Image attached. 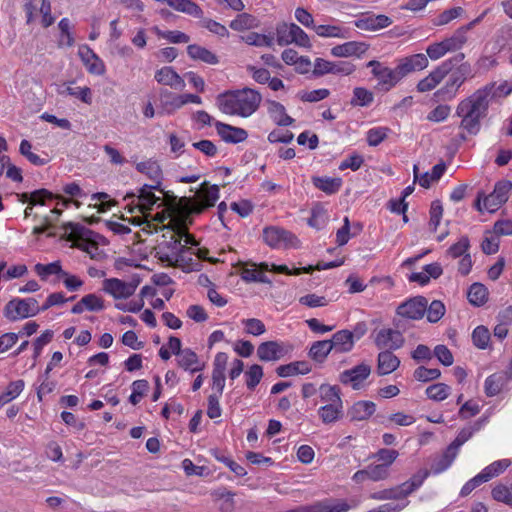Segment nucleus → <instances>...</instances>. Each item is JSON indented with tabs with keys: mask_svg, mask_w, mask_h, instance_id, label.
<instances>
[{
	"mask_svg": "<svg viewBox=\"0 0 512 512\" xmlns=\"http://www.w3.org/2000/svg\"><path fill=\"white\" fill-rule=\"evenodd\" d=\"M428 63L429 61L425 54H414L400 60L399 64L396 66L397 73L402 79L409 73L425 69Z\"/></svg>",
	"mask_w": 512,
	"mask_h": 512,
	"instance_id": "nucleus-16",
	"label": "nucleus"
},
{
	"mask_svg": "<svg viewBox=\"0 0 512 512\" xmlns=\"http://www.w3.org/2000/svg\"><path fill=\"white\" fill-rule=\"evenodd\" d=\"M177 361L180 367L192 373L201 371L204 367V364L199 362L197 354L188 348L179 353Z\"/></svg>",
	"mask_w": 512,
	"mask_h": 512,
	"instance_id": "nucleus-31",
	"label": "nucleus"
},
{
	"mask_svg": "<svg viewBox=\"0 0 512 512\" xmlns=\"http://www.w3.org/2000/svg\"><path fill=\"white\" fill-rule=\"evenodd\" d=\"M64 237L67 241L76 242L83 239L85 229L83 226L74 223H67L63 226Z\"/></svg>",
	"mask_w": 512,
	"mask_h": 512,
	"instance_id": "nucleus-62",
	"label": "nucleus"
},
{
	"mask_svg": "<svg viewBox=\"0 0 512 512\" xmlns=\"http://www.w3.org/2000/svg\"><path fill=\"white\" fill-rule=\"evenodd\" d=\"M457 454L458 452L455 449H451V446L449 445L442 454L436 455L433 458L431 471L435 474L445 471L451 466Z\"/></svg>",
	"mask_w": 512,
	"mask_h": 512,
	"instance_id": "nucleus-29",
	"label": "nucleus"
},
{
	"mask_svg": "<svg viewBox=\"0 0 512 512\" xmlns=\"http://www.w3.org/2000/svg\"><path fill=\"white\" fill-rule=\"evenodd\" d=\"M350 506L341 500H325L309 505V512H347Z\"/></svg>",
	"mask_w": 512,
	"mask_h": 512,
	"instance_id": "nucleus-32",
	"label": "nucleus"
},
{
	"mask_svg": "<svg viewBox=\"0 0 512 512\" xmlns=\"http://www.w3.org/2000/svg\"><path fill=\"white\" fill-rule=\"evenodd\" d=\"M155 79L158 83L170 86L177 90H182L185 87L184 80L171 67H163L158 70L155 74Z\"/></svg>",
	"mask_w": 512,
	"mask_h": 512,
	"instance_id": "nucleus-26",
	"label": "nucleus"
},
{
	"mask_svg": "<svg viewBox=\"0 0 512 512\" xmlns=\"http://www.w3.org/2000/svg\"><path fill=\"white\" fill-rule=\"evenodd\" d=\"M511 465V461L509 459H502L495 461L485 467L478 475L480 476V480L483 482H487L492 478L498 476L502 472H504Z\"/></svg>",
	"mask_w": 512,
	"mask_h": 512,
	"instance_id": "nucleus-37",
	"label": "nucleus"
},
{
	"mask_svg": "<svg viewBox=\"0 0 512 512\" xmlns=\"http://www.w3.org/2000/svg\"><path fill=\"white\" fill-rule=\"evenodd\" d=\"M371 374V366L367 363H360L351 369L339 374V381L343 385L351 386L354 390L364 387V382Z\"/></svg>",
	"mask_w": 512,
	"mask_h": 512,
	"instance_id": "nucleus-14",
	"label": "nucleus"
},
{
	"mask_svg": "<svg viewBox=\"0 0 512 512\" xmlns=\"http://www.w3.org/2000/svg\"><path fill=\"white\" fill-rule=\"evenodd\" d=\"M40 306L35 298H14L4 307V316L10 321H17L37 315Z\"/></svg>",
	"mask_w": 512,
	"mask_h": 512,
	"instance_id": "nucleus-7",
	"label": "nucleus"
},
{
	"mask_svg": "<svg viewBox=\"0 0 512 512\" xmlns=\"http://www.w3.org/2000/svg\"><path fill=\"white\" fill-rule=\"evenodd\" d=\"M267 112L270 118L279 126H290L294 119L286 113L284 105L274 100L266 101Z\"/></svg>",
	"mask_w": 512,
	"mask_h": 512,
	"instance_id": "nucleus-25",
	"label": "nucleus"
},
{
	"mask_svg": "<svg viewBox=\"0 0 512 512\" xmlns=\"http://www.w3.org/2000/svg\"><path fill=\"white\" fill-rule=\"evenodd\" d=\"M512 190V183L508 180H502L495 184L493 192L485 196L483 192H479L475 201V207L482 211L481 200L483 198L484 209L488 212H495L502 204H504L509 197Z\"/></svg>",
	"mask_w": 512,
	"mask_h": 512,
	"instance_id": "nucleus-5",
	"label": "nucleus"
},
{
	"mask_svg": "<svg viewBox=\"0 0 512 512\" xmlns=\"http://www.w3.org/2000/svg\"><path fill=\"white\" fill-rule=\"evenodd\" d=\"M219 199V187L204 182L193 198H189L185 208L189 214H201L213 207Z\"/></svg>",
	"mask_w": 512,
	"mask_h": 512,
	"instance_id": "nucleus-4",
	"label": "nucleus"
},
{
	"mask_svg": "<svg viewBox=\"0 0 512 512\" xmlns=\"http://www.w3.org/2000/svg\"><path fill=\"white\" fill-rule=\"evenodd\" d=\"M138 285V280L125 282L118 278H109L103 280L102 290L111 295L115 300L128 299L135 293Z\"/></svg>",
	"mask_w": 512,
	"mask_h": 512,
	"instance_id": "nucleus-12",
	"label": "nucleus"
},
{
	"mask_svg": "<svg viewBox=\"0 0 512 512\" xmlns=\"http://www.w3.org/2000/svg\"><path fill=\"white\" fill-rule=\"evenodd\" d=\"M494 85H486L469 97L460 101L456 115L461 118L460 128L470 135H476L481 128V120L487 116L491 90Z\"/></svg>",
	"mask_w": 512,
	"mask_h": 512,
	"instance_id": "nucleus-1",
	"label": "nucleus"
},
{
	"mask_svg": "<svg viewBox=\"0 0 512 512\" xmlns=\"http://www.w3.org/2000/svg\"><path fill=\"white\" fill-rule=\"evenodd\" d=\"M441 42L443 43L447 52H453L461 49L464 46V44L467 42V36L462 35L461 31L456 30L451 37L445 38Z\"/></svg>",
	"mask_w": 512,
	"mask_h": 512,
	"instance_id": "nucleus-54",
	"label": "nucleus"
},
{
	"mask_svg": "<svg viewBox=\"0 0 512 512\" xmlns=\"http://www.w3.org/2000/svg\"><path fill=\"white\" fill-rule=\"evenodd\" d=\"M213 496L219 502V508L222 512H233L235 503L232 492L226 489H219L213 493Z\"/></svg>",
	"mask_w": 512,
	"mask_h": 512,
	"instance_id": "nucleus-45",
	"label": "nucleus"
},
{
	"mask_svg": "<svg viewBox=\"0 0 512 512\" xmlns=\"http://www.w3.org/2000/svg\"><path fill=\"white\" fill-rule=\"evenodd\" d=\"M398 456V451L393 449L382 448L378 450L375 454H373L372 458L376 459L377 461H380L381 465H386V468L389 469Z\"/></svg>",
	"mask_w": 512,
	"mask_h": 512,
	"instance_id": "nucleus-59",
	"label": "nucleus"
},
{
	"mask_svg": "<svg viewBox=\"0 0 512 512\" xmlns=\"http://www.w3.org/2000/svg\"><path fill=\"white\" fill-rule=\"evenodd\" d=\"M470 242L467 236H462L457 243L453 244L448 250L447 255L452 258L463 257L468 253Z\"/></svg>",
	"mask_w": 512,
	"mask_h": 512,
	"instance_id": "nucleus-60",
	"label": "nucleus"
},
{
	"mask_svg": "<svg viewBox=\"0 0 512 512\" xmlns=\"http://www.w3.org/2000/svg\"><path fill=\"white\" fill-rule=\"evenodd\" d=\"M491 494L494 500L512 506V486L509 488L503 484L496 485Z\"/></svg>",
	"mask_w": 512,
	"mask_h": 512,
	"instance_id": "nucleus-57",
	"label": "nucleus"
},
{
	"mask_svg": "<svg viewBox=\"0 0 512 512\" xmlns=\"http://www.w3.org/2000/svg\"><path fill=\"white\" fill-rule=\"evenodd\" d=\"M464 58V53H458L452 58L442 62L440 66L418 82L417 90L422 93L433 90L452 70L453 66L461 62Z\"/></svg>",
	"mask_w": 512,
	"mask_h": 512,
	"instance_id": "nucleus-8",
	"label": "nucleus"
},
{
	"mask_svg": "<svg viewBox=\"0 0 512 512\" xmlns=\"http://www.w3.org/2000/svg\"><path fill=\"white\" fill-rule=\"evenodd\" d=\"M263 240L271 248H296L299 244L297 237L279 226H269L263 230Z\"/></svg>",
	"mask_w": 512,
	"mask_h": 512,
	"instance_id": "nucleus-11",
	"label": "nucleus"
},
{
	"mask_svg": "<svg viewBox=\"0 0 512 512\" xmlns=\"http://www.w3.org/2000/svg\"><path fill=\"white\" fill-rule=\"evenodd\" d=\"M392 24V19L386 15H366L355 21V26L364 31H378Z\"/></svg>",
	"mask_w": 512,
	"mask_h": 512,
	"instance_id": "nucleus-19",
	"label": "nucleus"
},
{
	"mask_svg": "<svg viewBox=\"0 0 512 512\" xmlns=\"http://www.w3.org/2000/svg\"><path fill=\"white\" fill-rule=\"evenodd\" d=\"M490 332L483 325L477 326L472 333L473 344L479 349H486L490 341Z\"/></svg>",
	"mask_w": 512,
	"mask_h": 512,
	"instance_id": "nucleus-51",
	"label": "nucleus"
},
{
	"mask_svg": "<svg viewBox=\"0 0 512 512\" xmlns=\"http://www.w3.org/2000/svg\"><path fill=\"white\" fill-rule=\"evenodd\" d=\"M260 26V21L257 19V17L248 14V13H241L236 16L234 20L230 23V28L234 31H245L254 29Z\"/></svg>",
	"mask_w": 512,
	"mask_h": 512,
	"instance_id": "nucleus-34",
	"label": "nucleus"
},
{
	"mask_svg": "<svg viewBox=\"0 0 512 512\" xmlns=\"http://www.w3.org/2000/svg\"><path fill=\"white\" fill-rule=\"evenodd\" d=\"M214 126L221 139L227 143H240L248 137L247 131L243 128L234 127L220 121H216Z\"/></svg>",
	"mask_w": 512,
	"mask_h": 512,
	"instance_id": "nucleus-18",
	"label": "nucleus"
},
{
	"mask_svg": "<svg viewBox=\"0 0 512 512\" xmlns=\"http://www.w3.org/2000/svg\"><path fill=\"white\" fill-rule=\"evenodd\" d=\"M277 43L280 46H286L294 43L301 47H310L308 35L294 23H280L276 27Z\"/></svg>",
	"mask_w": 512,
	"mask_h": 512,
	"instance_id": "nucleus-10",
	"label": "nucleus"
},
{
	"mask_svg": "<svg viewBox=\"0 0 512 512\" xmlns=\"http://www.w3.org/2000/svg\"><path fill=\"white\" fill-rule=\"evenodd\" d=\"M480 429L479 424H475V426L465 427L461 429L456 436V438L451 442L450 446L451 449H455L457 452L459 451L460 447L467 442L474 434L475 431Z\"/></svg>",
	"mask_w": 512,
	"mask_h": 512,
	"instance_id": "nucleus-55",
	"label": "nucleus"
},
{
	"mask_svg": "<svg viewBox=\"0 0 512 512\" xmlns=\"http://www.w3.org/2000/svg\"><path fill=\"white\" fill-rule=\"evenodd\" d=\"M450 394V387L444 383H437L426 388V395L434 401H443Z\"/></svg>",
	"mask_w": 512,
	"mask_h": 512,
	"instance_id": "nucleus-48",
	"label": "nucleus"
},
{
	"mask_svg": "<svg viewBox=\"0 0 512 512\" xmlns=\"http://www.w3.org/2000/svg\"><path fill=\"white\" fill-rule=\"evenodd\" d=\"M329 342L335 353H348L353 349L355 344L350 330L347 329L339 330L334 333Z\"/></svg>",
	"mask_w": 512,
	"mask_h": 512,
	"instance_id": "nucleus-23",
	"label": "nucleus"
},
{
	"mask_svg": "<svg viewBox=\"0 0 512 512\" xmlns=\"http://www.w3.org/2000/svg\"><path fill=\"white\" fill-rule=\"evenodd\" d=\"M369 480L377 482L385 480L389 477L390 471L386 468V465L371 464L366 467Z\"/></svg>",
	"mask_w": 512,
	"mask_h": 512,
	"instance_id": "nucleus-61",
	"label": "nucleus"
},
{
	"mask_svg": "<svg viewBox=\"0 0 512 512\" xmlns=\"http://www.w3.org/2000/svg\"><path fill=\"white\" fill-rule=\"evenodd\" d=\"M327 220L328 216L326 210L322 206L317 205L312 209L308 224L316 229H321L325 226Z\"/></svg>",
	"mask_w": 512,
	"mask_h": 512,
	"instance_id": "nucleus-58",
	"label": "nucleus"
},
{
	"mask_svg": "<svg viewBox=\"0 0 512 512\" xmlns=\"http://www.w3.org/2000/svg\"><path fill=\"white\" fill-rule=\"evenodd\" d=\"M34 270L43 280L54 274L60 277L63 271L59 261H55L49 264L38 263L35 265Z\"/></svg>",
	"mask_w": 512,
	"mask_h": 512,
	"instance_id": "nucleus-49",
	"label": "nucleus"
},
{
	"mask_svg": "<svg viewBox=\"0 0 512 512\" xmlns=\"http://www.w3.org/2000/svg\"><path fill=\"white\" fill-rule=\"evenodd\" d=\"M241 38L246 44L256 46V47H263V46L271 47L273 44L272 37H269V36H266L263 34H259L256 32H251L245 36H242Z\"/></svg>",
	"mask_w": 512,
	"mask_h": 512,
	"instance_id": "nucleus-56",
	"label": "nucleus"
},
{
	"mask_svg": "<svg viewBox=\"0 0 512 512\" xmlns=\"http://www.w3.org/2000/svg\"><path fill=\"white\" fill-rule=\"evenodd\" d=\"M377 372L379 375H387L395 371L399 365L400 360L395 356L392 351H382L378 354L377 359Z\"/></svg>",
	"mask_w": 512,
	"mask_h": 512,
	"instance_id": "nucleus-28",
	"label": "nucleus"
},
{
	"mask_svg": "<svg viewBox=\"0 0 512 512\" xmlns=\"http://www.w3.org/2000/svg\"><path fill=\"white\" fill-rule=\"evenodd\" d=\"M499 243V235H496L494 230L487 231L481 243V249L487 255L495 254L499 250Z\"/></svg>",
	"mask_w": 512,
	"mask_h": 512,
	"instance_id": "nucleus-52",
	"label": "nucleus"
},
{
	"mask_svg": "<svg viewBox=\"0 0 512 512\" xmlns=\"http://www.w3.org/2000/svg\"><path fill=\"white\" fill-rule=\"evenodd\" d=\"M285 353L283 344L277 341L263 342L257 348V356L261 361H276Z\"/></svg>",
	"mask_w": 512,
	"mask_h": 512,
	"instance_id": "nucleus-21",
	"label": "nucleus"
},
{
	"mask_svg": "<svg viewBox=\"0 0 512 512\" xmlns=\"http://www.w3.org/2000/svg\"><path fill=\"white\" fill-rule=\"evenodd\" d=\"M245 376L248 389L253 390L263 376V369L260 365L254 364L246 371Z\"/></svg>",
	"mask_w": 512,
	"mask_h": 512,
	"instance_id": "nucleus-64",
	"label": "nucleus"
},
{
	"mask_svg": "<svg viewBox=\"0 0 512 512\" xmlns=\"http://www.w3.org/2000/svg\"><path fill=\"white\" fill-rule=\"evenodd\" d=\"M374 100V95L371 91L363 87H356L353 90V97L351 99L352 106H368Z\"/></svg>",
	"mask_w": 512,
	"mask_h": 512,
	"instance_id": "nucleus-47",
	"label": "nucleus"
},
{
	"mask_svg": "<svg viewBox=\"0 0 512 512\" xmlns=\"http://www.w3.org/2000/svg\"><path fill=\"white\" fill-rule=\"evenodd\" d=\"M343 406L323 405L318 409V416L324 424L336 423L343 417Z\"/></svg>",
	"mask_w": 512,
	"mask_h": 512,
	"instance_id": "nucleus-35",
	"label": "nucleus"
},
{
	"mask_svg": "<svg viewBox=\"0 0 512 512\" xmlns=\"http://www.w3.org/2000/svg\"><path fill=\"white\" fill-rule=\"evenodd\" d=\"M265 270H268V264L262 263L260 265V270H258L256 268H244L242 270L241 276H242L243 280L248 281V282L256 281V282L266 283V282H268V280L266 279V277L263 274V271H265Z\"/></svg>",
	"mask_w": 512,
	"mask_h": 512,
	"instance_id": "nucleus-50",
	"label": "nucleus"
},
{
	"mask_svg": "<svg viewBox=\"0 0 512 512\" xmlns=\"http://www.w3.org/2000/svg\"><path fill=\"white\" fill-rule=\"evenodd\" d=\"M428 475L429 472L425 470L421 475L417 474L399 486L373 493L371 498L375 500H404L422 484Z\"/></svg>",
	"mask_w": 512,
	"mask_h": 512,
	"instance_id": "nucleus-6",
	"label": "nucleus"
},
{
	"mask_svg": "<svg viewBox=\"0 0 512 512\" xmlns=\"http://www.w3.org/2000/svg\"><path fill=\"white\" fill-rule=\"evenodd\" d=\"M261 95L250 88L229 91L217 97L218 108L225 114L249 117L259 107Z\"/></svg>",
	"mask_w": 512,
	"mask_h": 512,
	"instance_id": "nucleus-2",
	"label": "nucleus"
},
{
	"mask_svg": "<svg viewBox=\"0 0 512 512\" xmlns=\"http://www.w3.org/2000/svg\"><path fill=\"white\" fill-rule=\"evenodd\" d=\"M428 305V301L423 296H417L410 298L409 300L401 303L397 307V315L399 319L394 320V326L398 329L404 327L402 318L410 319V320H419L421 319Z\"/></svg>",
	"mask_w": 512,
	"mask_h": 512,
	"instance_id": "nucleus-9",
	"label": "nucleus"
},
{
	"mask_svg": "<svg viewBox=\"0 0 512 512\" xmlns=\"http://www.w3.org/2000/svg\"><path fill=\"white\" fill-rule=\"evenodd\" d=\"M187 53L194 60H200L211 65L218 63V57L214 53L197 44L189 45L187 47Z\"/></svg>",
	"mask_w": 512,
	"mask_h": 512,
	"instance_id": "nucleus-36",
	"label": "nucleus"
},
{
	"mask_svg": "<svg viewBox=\"0 0 512 512\" xmlns=\"http://www.w3.org/2000/svg\"><path fill=\"white\" fill-rule=\"evenodd\" d=\"M376 410V405L372 401H358L348 410V416L351 421L367 420Z\"/></svg>",
	"mask_w": 512,
	"mask_h": 512,
	"instance_id": "nucleus-27",
	"label": "nucleus"
},
{
	"mask_svg": "<svg viewBox=\"0 0 512 512\" xmlns=\"http://www.w3.org/2000/svg\"><path fill=\"white\" fill-rule=\"evenodd\" d=\"M367 67L372 68V74L378 80V88L385 92L389 91L401 80L400 75L397 73V68L390 69L384 67L376 60L369 61Z\"/></svg>",
	"mask_w": 512,
	"mask_h": 512,
	"instance_id": "nucleus-13",
	"label": "nucleus"
},
{
	"mask_svg": "<svg viewBox=\"0 0 512 512\" xmlns=\"http://www.w3.org/2000/svg\"><path fill=\"white\" fill-rule=\"evenodd\" d=\"M78 54L90 73L96 75H102L105 73V65L103 61L89 48V46H81Z\"/></svg>",
	"mask_w": 512,
	"mask_h": 512,
	"instance_id": "nucleus-22",
	"label": "nucleus"
},
{
	"mask_svg": "<svg viewBox=\"0 0 512 512\" xmlns=\"http://www.w3.org/2000/svg\"><path fill=\"white\" fill-rule=\"evenodd\" d=\"M18 196H19V200L22 203H29L31 205H37V204L43 205L45 202V199L54 198L53 194L46 189L36 190L32 194L22 193Z\"/></svg>",
	"mask_w": 512,
	"mask_h": 512,
	"instance_id": "nucleus-46",
	"label": "nucleus"
},
{
	"mask_svg": "<svg viewBox=\"0 0 512 512\" xmlns=\"http://www.w3.org/2000/svg\"><path fill=\"white\" fill-rule=\"evenodd\" d=\"M504 381L501 375L492 374L485 380V393L487 396L492 397L499 394L502 390Z\"/></svg>",
	"mask_w": 512,
	"mask_h": 512,
	"instance_id": "nucleus-53",
	"label": "nucleus"
},
{
	"mask_svg": "<svg viewBox=\"0 0 512 512\" xmlns=\"http://www.w3.org/2000/svg\"><path fill=\"white\" fill-rule=\"evenodd\" d=\"M160 101L167 114H172L183 106L182 95H176L167 90L161 92Z\"/></svg>",
	"mask_w": 512,
	"mask_h": 512,
	"instance_id": "nucleus-39",
	"label": "nucleus"
},
{
	"mask_svg": "<svg viewBox=\"0 0 512 512\" xmlns=\"http://www.w3.org/2000/svg\"><path fill=\"white\" fill-rule=\"evenodd\" d=\"M150 185H144L139 190V195L137 196V202L135 206H129V212L133 213L135 210H138L141 214H146L148 211L152 210L153 206L161 201L160 197L155 196L153 193L154 189L149 188Z\"/></svg>",
	"mask_w": 512,
	"mask_h": 512,
	"instance_id": "nucleus-17",
	"label": "nucleus"
},
{
	"mask_svg": "<svg viewBox=\"0 0 512 512\" xmlns=\"http://www.w3.org/2000/svg\"><path fill=\"white\" fill-rule=\"evenodd\" d=\"M467 297L472 305L481 306L488 299V290L483 284L474 283L470 286Z\"/></svg>",
	"mask_w": 512,
	"mask_h": 512,
	"instance_id": "nucleus-43",
	"label": "nucleus"
},
{
	"mask_svg": "<svg viewBox=\"0 0 512 512\" xmlns=\"http://www.w3.org/2000/svg\"><path fill=\"white\" fill-rule=\"evenodd\" d=\"M368 50V45L364 42H346L341 45L334 46L331 54L335 57L361 56Z\"/></svg>",
	"mask_w": 512,
	"mask_h": 512,
	"instance_id": "nucleus-24",
	"label": "nucleus"
},
{
	"mask_svg": "<svg viewBox=\"0 0 512 512\" xmlns=\"http://www.w3.org/2000/svg\"><path fill=\"white\" fill-rule=\"evenodd\" d=\"M319 397L324 405L343 406L341 391L336 385L322 384L319 387Z\"/></svg>",
	"mask_w": 512,
	"mask_h": 512,
	"instance_id": "nucleus-30",
	"label": "nucleus"
},
{
	"mask_svg": "<svg viewBox=\"0 0 512 512\" xmlns=\"http://www.w3.org/2000/svg\"><path fill=\"white\" fill-rule=\"evenodd\" d=\"M312 183L316 188L324 193L331 195L337 193L342 186V179L339 177H319L312 178Z\"/></svg>",
	"mask_w": 512,
	"mask_h": 512,
	"instance_id": "nucleus-33",
	"label": "nucleus"
},
{
	"mask_svg": "<svg viewBox=\"0 0 512 512\" xmlns=\"http://www.w3.org/2000/svg\"><path fill=\"white\" fill-rule=\"evenodd\" d=\"M311 371L309 363L305 361H297L286 365H281L276 369L280 377H289L297 374H307Z\"/></svg>",
	"mask_w": 512,
	"mask_h": 512,
	"instance_id": "nucleus-38",
	"label": "nucleus"
},
{
	"mask_svg": "<svg viewBox=\"0 0 512 512\" xmlns=\"http://www.w3.org/2000/svg\"><path fill=\"white\" fill-rule=\"evenodd\" d=\"M58 93L62 96L70 95L76 97L86 104L92 103V91L89 87L63 86L58 90Z\"/></svg>",
	"mask_w": 512,
	"mask_h": 512,
	"instance_id": "nucleus-44",
	"label": "nucleus"
},
{
	"mask_svg": "<svg viewBox=\"0 0 512 512\" xmlns=\"http://www.w3.org/2000/svg\"><path fill=\"white\" fill-rule=\"evenodd\" d=\"M331 351L333 350L329 340H321L312 344L308 355L314 361L322 363Z\"/></svg>",
	"mask_w": 512,
	"mask_h": 512,
	"instance_id": "nucleus-42",
	"label": "nucleus"
},
{
	"mask_svg": "<svg viewBox=\"0 0 512 512\" xmlns=\"http://www.w3.org/2000/svg\"><path fill=\"white\" fill-rule=\"evenodd\" d=\"M471 73V67L468 63L461 64L452 74L446 83V88L458 89Z\"/></svg>",
	"mask_w": 512,
	"mask_h": 512,
	"instance_id": "nucleus-41",
	"label": "nucleus"
},
{
	"mask_svg": "<svg viewBox=\"0 0 512 512\" xmlns=\"http://www.w3.org/2000/svg\"><path fill=\"white\" fill-rule=\"evenodd\" d=\"M167 5H169L171 8L175 9L176 11L194 16V17H201L202 16V10L201 8L191 0H168Z\"/></svg>",
	"mask_w": 512,
	"mask_h": 512,
	"instance_id": "nucleus-40",
	"label": "nucleus"
},
{
	"mask_svg": "<svg viewBox=\"0 0 512 512\" xmlns=\"http://www.w3.org/2000/svg\"><path fill=\"white\" fill-rule=\"evenodd\" d=\"M156 256L161 262L175 265L182 260L185 253V245H182L181 231L168 229L162 235V241L155 248Z\"/></svg>",
	"mask_w": 512,
	"mask_h": 512,
	"instance_id": "nucleus-3",
	"label": "nucleus"
},
{
	"mask_svg": "<svg viewBox=\"0 0 512 512\" xmlns=\"http://www.w3.org/2000/svg\"><path fill=\"white\" fill-rule=\"evenodd\" d=\"M136 169L137 171L146 175L149 179L153 181V184L149 186L150 189H157L160 192L164 193V191L160 188L162 180V170L157 161L149 159L137 163Z\"/></svg>",
	"mask_w": 512,
	"mask_h": 512,
	"instance_id": "nucleus-20",
	"label": "nucleus"
},
{
	"mask_svg": "<svg viewBox=\"0 0 512 512\" xmlns=\"http://www.w3.org/2000/svg\"><path fill=\"white\" fill-rule=\"evenodd\" d=\"M426 312L428 321L431 323H436L444 316L445 306L441 301L434 300L429 305V307L426 308Z\"/></svg>",
	"mask_w": 512,
	"mask_h": 512,
	"instance_id": "nucleus-63",
	"label": "nucleus"
},
{
	"mask_svg": "<svg viewBox=\"0 0 512 512\" xmlns=\"http://www.w3.org/2000/svg\"><path fill=\"white\" fill-rule=\"evenodd\" d=\"M374 343L379 349L392 351L403 346L404 338L398 328H382L376 333Z\"/></svg>",
	"mask_w": 512,
	"mask_h": 512,
	"instance_id": "nucleus-15",
	"label": "nucleus"
}]
</instances>
